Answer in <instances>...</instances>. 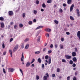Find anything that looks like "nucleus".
I'll use <instances>...</instances> for the list:
<instances>
[{
  "mask_svg": "<svg viewBox=\"0 0 80 80\" xmlns=\"http://www.w3.org/2000/svg\"><path fill=\"white\" fill-rule=\"evenodd\" d=\"M2 48H4L5 47V44L4 43H3L2 44Z\"/></svg>",
  "mask_w": 80,
  "mask_h": 80,
  "instance_id": "45",
  "label": "nucleus"
},
{
  "mask_svg": "<svg viewBox=\"0 0 80 80\" xmlns=\"http://www.w3.org/2000/svg\"><path fill=\"white\" fill-rule=\"evenodd\" d=\"M17 25H15L14 27V28H17Z\"/></svg>",
  "mask_w": 80,
  "mask_h": 80,
  "instance_id": "62",
  "label": "nucleus"
},
{
  "mask_svg": "<svg viewBox=\"0 0 80 80\" xmlns=\"http://www.w3.org/2000/svg\"><path fill=\"white\" fill-rule=\"evenodd\" d=\"M30 62H27L26 64V67H28L30 66Z\"/></svg>",
  "mask_w": 80,
  "mask_h": 80,
  "instance_id": "10",
  "label": "nucleus"
},
{
  "mask_svg": "<svg viewBox=\"0 0 80 80\" xmlns=\"http://www.w3.org/2000/svg\"><path fill=\"white\" fill-rule=\"evenodd\" d=\"M77 35L78 37L79 38V39H80V31H78L77 33Z\"/></svg>",
  "mask_w": 80,
  "mask_h": 80,
  "instance_id": "8",
  "label": "nucleus"
},
{
  "mask_svg": "<svg viewBox=\"0 0 80 80\" xmlns=\"http://www.w3.org/2000/svg\"><path fill=\"white\" fill-rule=\"evenodd\" d=\"M42 68H45V65L43 64H42Z\"/></svg>",
  "mask_w": 80,
  "mask_h": 80,
  "instance_id": "56",
  "label": "nucleus"
},
{
  "mask_svg": "<svg viewBox=\"0 0 80 80\" xmlns=\"http://www.w3.org/2000/svg\"><path fill=\"white\" fill-rule=\"evenodd\" d=\"M71 2H72V0H68L67 3H68V5H70L71 4Z\"/></svg>",
  "mask_w": 80,
  "mask_h": 80,
  "instance_id": "14",
  "label": "nucleus"
},
{
  "mask_svg": "<svg viewBox=\"0 0 80 80\" xmlns=\"http://www.w3.org/2000/svg\"><path fill=\"white\" fill-rule=\"evenodd\" d=\"M70 19H71V20H74V18H73L72 16H70Z\"/></svg>",
  "mask_w": 80,
  "mask_h": 80,
  "instance_id": "26",
  "label": "nucleus"
},
{
  "mask_svg": "<svg viewBox=\"0 0 80 80\" xmlns=\"http://www.w3.org/2000/svg\"><path fill=\"white\" fill-rule=\"evenodd\" d=\"M70 76H68L67 78V80H70Z\"/></svg>",
  "mask_w": 80,
  "mask_h": 80,
  "instance_id": "47",
  "label": "nucleus"
},
{
  "mask_svg": "<svg viewBox=\"0 0 80 80\" xmlns=\"http://www.w3.org/2000/svg\"><path fill=\"white\" fill-rule=\"evenodd\" d=\"M24 48V44H22V48Z\"/></svg>",
  "mask_w": 80,
  "mask_h": 80,
  "instance_id": "46",
  "label": "nucleus"
},
{
  "mask_svg": "<svg viewBox=\"0 0 80 80\" xmlns=\"http://www.w3.org/2000/svg\"><path fill=\"white\" fill-rule=\"evenodd\" d=\"M20 71L21 72V73L22 74V75H23V71H22V70L21 69H20Z\"/></svg>",
  "mask_w": 80,
  "mask_h": 80,
  "instance_id": "34",
  "label": "nucleus"
},
{
  "mask_svg": "<svg viewBox=\"0 0 80 80\" xmlns=\"http://www.w3.org/2000/svg\"><path fill=\"white\" fill-rule=\"evenodd\" d=\"M24 59V56H23V52L22 53V58H21V61L23 62V59Z\"/></svg>",
  "mask_w": 80,
  "mask_h": 80,
  "instance_id": "7",
  "label": "nucleus"
},
{
  "mask_svg": "<svg viewBox=\"0 0 80 80\" xmlns=\"http://www.w3.org/2000/svg\"><path fill=\"white\" fill-rule=\"evenodd\" d=\"M4 20V18L2 17H0V20L1 21H3Z\"/></svg>",
  "mask_w": 80,
  "mask_h": 80,
  "instance_id": "27",
  "label": "nucleus"
},
{
  "mask_svg": "<svg viewBox=\"0 0 80 80\" xmlns=\"http://www.w3.org/2000/svg\"><path fill=\"white\" fill-rule=\"evenodd\" d=\"M72 66L73 67H76V64H75V63H73V64L72 65Z\"/></svg>",
  "mask_w": 80,
  "mask_h": 80,
  "instance_id": "33",
  "label": "nucleus"
},
{
  "mask_svg": "<svg viewBox=\"0 0 80 80\" xmlns=\"http://www.w3.org/2000/svg\"><path fill=\"white\" fill-rule=\"evenodd\" d=\"M74 7V4H72V5H71L70 8V12H72V10H73Z\"/></svg>",
  "mask_w": 80,
  "mask_h": 80,
  "instance_id": "3",
  "label": "nucleus"
},
{
  "mask_svg": "<svg viewBox=\"0 0 80 80\" xmlns=\"http://www.w3.org/2000/svg\"><path fill=\"white\" fill-rule=\"evenodd\" d=\"M54 22L56 24H58V21L56 20H54Z\"/></svg>",
  "mask_w": 80,
  "mask_h": 80,
  "instance_id": "23",
  "label": "nucleus"
},
{
  "mask_svg": "<svg viewBox=\"0 0 80 80\" xmlns=\"http://www.w3.org/2000/svg\"><path fill=\"white\" fill-rule=\"evenodd\" d=\"M40 78V77H39V76H36V79L37 80H39V79Z\"/></svg>",
  "mask_w": 80,
  "mask_h": 80,
  "instance_id": "31",
  "label": "nucleus"
},
{
  "mask_svg": "<svg viewBox=\"0 0 80 80\" xmlns=\"http://www.w3.org/2000/svg\"><path fill=\"white\" fill-rule=\"evenodd\" d=\"M48 55H46L45 56V58L46 60H47V59H48Z\"/></svg>",
  "mask_w": 80,
  "mask_h": 80,
  "instance_id": "32",
  "label": "nucleus"
},
{
  "mask_svg": "<svg viewBox=\"0 0 80 80\" xmlns=\"http://www.w3.org/2000/svg\"><path fill=\"white\" fill-rule=\"evenodd\" d=\"M25 17V13H23L22 14V17L23 18H24Z\"/></svg>",
  "mask_w": 80,
  "mask_h": 80,
  "instance_id": "42",
  "label": "nucleus"
},
{
  "mask_svg": "<svg viewBox=\"0 0 80 80\" xmlns=\"http://www.w3.org/2000/svg\"><path fill=\"white\" fill-rule=\"evenodd\" d=\"M63 7H66V6L67 5L65 3H63Z\"/></svg>",
  "mask_w": 80,
  "mask_h": 80,
  "instance_id": "61",
  "label": "nucleus"
},
{
  "mask_svg": "<svg viewBox=\"0 0 80 80\" xmlns=\"http://www.w3.org/2000/svg\"><path fill=\"white\" fill-rule=\"evenodd\" d=\"M28 23L29 25H32V22L30 21L28 22Z\"/></svg>",
  "mask_w": 80,
  "mask_h": 80,
  "instance_id": "39",
  "label": "nucleus"
},
{
  "mask_svg": "<svg viewBox=\"0 0 80 80\" xmlns=\"http://www.w3.org/2000/svg\"><path fill=\"white\" fill-rule=\"evenodd\" d=\"M61 40L62 42H63L64 41V38H62Z\"/></svg>",
  "mask_w": 80,
  "mask_h": 80,
  "instance_id": "59",
  "label": "nucleus"
},
{
  "mask_svg": "<svg viewBox=\"0 0 80 80\" xmlns=\"http://www.w3.org/2000/svg\"><path fill=\"white\" fill-rule=\"evenodd\" d=\"M53 44H51L50 46V48H53Z\"/></svg>",
  "mask_w": 80,
  "mask_h": 80,
  "instance_id": "49",
  "label": "nucleus"
},
{
  "mask_svg": "<svg viewBox=\"0 0 80 80\" xmlns=\"http://www.w3.org/2000/svg\"><path fill=\"white\" fill-rule=\"evenodd\" d=\"M51 61H52V60L51 59V57H49V59H48L49 64H50V63H51Z\"/></svg>",
  "mask_w": 80,
  "mask_h": 80,
  "instance_id": "16",
  "label": "nucleus"
},
{
  "mask_svg": "<svg viewBox=\"0 0 80 80\" xmlns=\"http://www.w3.org/2000/svg\"><path fill=\"white\" fill-rule=\"evenodd\" d=\"M57 72H60V69L59 68H58L57 69Z\"/></svg>",
  "mask_w": 80,
  "mask_h": 80,
  "instance_id": "53",
  "label": "nucleus"
},
{
  "mask_svg": "<svg viewBox=\"0 0 80 80\" xmlns=\"http://www.w3.org/2000/svg\"><path fill=\"white\" fill-rule=\"evenodd\" d=\"M47 3H52V0H48L47 1Z\"/></svg>",
  "mask_w": 80,
  "mask_h": 80,
  "instance_id": "22",
  "label": "nucleus"
},
{
  "mask_svg": "<svg viewBox=\"0 0 80 80\" xmlns=\"http://www.w3.org/2000/svg\"><path fill=\"white\" fill-rule=\"evenodd\" d=\"M46 75H47V77L48 78V77H49V75H48V73H47L46 74Z\"/></svg>",
  "mask_w": 80,
  "mask_h": 80,
  "instance_id": "58",
  "label": "nucleus"
},
{
  "mask_svg": "<svg viewBox=\"0 0 80 80\" xmlns=\"http://www.w3.org/2000/svg\"><path fill=\"white\" fill-rule=\"evenodd\" d=\"M38 62L39 63H41L42 62V60H41V59L40 58H39L38 59Z\"/></svg>",
  "mask_w": 80,
  "mask_h": 80,
  "instance_id": "20",
  "label": "nucleus"
},
{
  "mask_svg": "<svg viewBox=\"0 0 80 80\" xmlns=\"http://www.w3.org/2000/svg\"><path fill=\"white\" fill-rule=\"evenodd\" d=\"M29 47V44H27L26 45L25 48L26 49H28Z\"/></svg>",
  "mask_w": 80,
  "mask_h": 80,
  "instance_id": "18",
  "label": "nucleus"
},
{
  "mask_svg": "<svg viewBox=\"0 0 80 80\" xmlns=\"http://www.w3.org/2000/svg\"><path fill=\"white\" fill-rule=\"evenodd\" d=\"M8 70L11 72H13L15 70V69L13 68H9Z\"/></svg>",
  "mask_w": 80,
  "mask_h": 80,
  "instance_id": "12",
  "label": "nucleus"
},
{
  "mask_svg": "<svg viewBox=\"0 0 80 80\" xmlns=\"http://www.w3.org/2000/svg\"><path fill=\"white\" fill-rule=\"evenodd\" d=\"M73 80H77V78H76V77H74L73 78Z\"/></svg>",
  "mask_w": 80,
  "mask_h": 80,
  "instance_id": "54",
  "label": "nucleus"
},
{
  "mask_svg": "<svg viewBox=\"0 0 80 80\" xmlns=\"http://www.w3.org/2000/svg\"><path fill=\"white\" fill-rule=\"evenodd\" d=\"M76 11L77 12L78 16V17H80V11H79L78 9H76Z\"/></svg>",
  "mask_w": 80,
  "mask_h": 80,
  "instance_id": "6",
  "label": "nucleus"
},
{
  "mask_svg": "<svg viewBox=\"0 0 80 80\" xmlns=\"http://www.w3.org/2000/svg\"><path fill=\"white\" fill-rule=\"evenodd\" d=\"M30 39L29 38H26L25 40H24V42H28V41Z\"/></svg>",
  "mask_w": 80,
  "mask_h": 80,
  "instance_id": "30",
  "label": "nucleus"
},
{
  "mask_svg": "<svg viewBox=\"0 0 80 80\" xmlns=\"http://www.w3.org/2000/svg\"><path fill=\"white\" fill-rule=\"evenodd\" d=\"M72 57H75V56L77 55V54H76V52H74L72 53Z\"/></svg>",
  "mask_w": 80,
  "mask_h": 80,
  "instance_id": "11",
  "label": "nucleus"
},
{
  "mask_svg": "<svg viewBox=\"0 0 80 80\" xmlns=\"http://www.w3.org/2000/svg\"><path fill=\"white\" fill-rule=\"evenodd\" d=\"M40 53V51H37L35 52V54H39Z\"/></svg>",
  "mask_w": 80,
  "mask_h": 80,
  "instance_id": "25",
  "label": "nucleus"
},
{
  "mask_svg": "<svg viewBox=\"0 0 80 80\" xmlns=\"http://www.w3.org/2000/svg\"><path fill=\"white\" fill-rule=\"evenodd\" d=\"M8 13L10 16H12V15H13V11H9L8 12Z\"/></svg>",
  "mask_w": 80,
  "mask_h": 80,
  "instance_id": "4",
  "label": "nucleus"
},
{
  "mask_svg": "<svg viewBox=\"0 0 80 80\" xmlns=\"http://www.w3.org/2000/svg\"><path fill=\"white\" fill-rule=\"evenodd\" d=\"M40 36L38 37V39L37 40L38 42H39L40 41Z\"/></svg>",
  "mask_w": 80,
  "mask_h": 80,
  "instance_id": "41",
  "label": "nucleus"
},
{
  "mask_svg": "<svg viewBox=\"0 0 80 80\" xmlns=\"http://www.w3.org/2000/svg\"><path fill=\"white\" fill-rule=\"evenodd\" d=\"M40 33V32H38L37 33H36V37H38V34Z\"/></svg>",
  "mask_w": 80,
  "mask_h": 80,
  "instance_id": "44",
  "label": "nucleus"
},
{
  "mask_svg": "<svg viewBox=\"0 0 80 80\" xmlns=\"http://www.w3.org/2000/svg\"><path fill=\"white\" fill-rule=\"evenodd\" d=\"M6 53H7V52H4L3 53V55H6Z\"/></svg>",
  "mask_w": 80,
  "mask_h": 80,
  "instance_id": "55",
  "label": "nucleus"
},
{
  "mask_svg": "<svg viewBox=\"0 0 80 80\" xmlns=\"http://www.w3.org/2000/svg\"><path fill=\"white\" fill-rule=\"evenodd\" d=\"M41 12H43L44 11V9H41Z\"/></svg>",
  "mask_w": 80,
  "mask_h": 80,
  "instance_id": "64",
  "label": "nucleus"
},
{
  "mask_svg": "<svg viewBox=\"0 0 80 80\" xmlns=\"http://www.w3.org/2000/svg\"><path fill=\"white\" fill-rule=\"evenodd\" d=\"M51 53H52V50L48 51V53L50 54Z\"/></svg>",
  "mask_w": 80,
  "mask_h": 80,
  "instance_id": "50",
  "label": "nucleus"
},
{
  "mask_svg": "<svg viewBox=\"0 0 80 80\" xmlns=\"http://www.w3.org/2000/svg\"><path fill=\"white\" fill-rule=\"evenodd\" d=\"M60 48L62 49H63V45L60 44Z\"/></svg>",
  "mask_w": 80,
  "mask_h": 80,
  "instance_id": "29",
  "label": "nucleus"
},
{
  "mask_svg": "<svg viewBox=\"0 0 80 80\" xmlns=\"http://www.w3.org/2000/svg\"><path fill=\"white\" fill-rule=\"evenodd\" d=\"M52 77H55V74H52Z\"/></svg>",
  "mask_w": 80,
  "mask_h": 80,
  "instance_id": "48",
  "label": "nucleus"
},
{
  "mask_svg": "<svg viewBox=\"0 0 80 80\" xmlns=\"http://www.w3.org/2000/svg\"><path fill=\"white\" fill-rule=\"evenodd\" d=\"M66 34L67 35H70V32H67Z\"/></svg>",
  "mask_w": 80,
  "mask_h": 80,
  "instance_id": "60",
  "label": "nucleus"
},
{
  "mask_svg": "<svg viewBox=\"0 0 80 80\" xmlns=\"http://www.w3.org/2000/svg\"><path fill=\"white\" fill-rule=\"evenodd\" d=\"M59 11L60 12H61V13H62L63 12V10L61 8H60L59 9Z\"/></svg>",
  "mask_w": 80,
  "mask_h": 80,
  "instance_id": "36",
  "label": "nucleus"
},
{
  "mask_svg": "<svg viewBox=\"0 0 80 80\" xmlns=\"http://www.w3.org/2000/svg\"><path fill=\"white\" fill-rule=\"evenodd\" d=\"M62 62L63 63H65L66 62V60L65 59H62Z\"/></svg>",
  "mask_w": 80,
  "mask_h": 80,
  "instance_id": "35",
  "label": "nucleus"
},
{
  "mask_svg": "<svg viewBox=\"0 0 80 80\" xmlns=\"http://www.w3.org/2000/svg\"><path fill=\"white\" fill-rule=\"evenodd\" d=\"M9 53L11 55V57H12V53H13V51H12L11 50H9Z\"/></svg>",
  "mask_w": 80,
  "mask_h": 80,
  "instance_id": "15",
  "label": "nucleus"
},
{
  "mask_svg": "<svg viewBox=\"0 0 80 80\" xmlns=\"http://www.w3.org/2000/svg\"><path fill=\"white\" fill-rule=\"evenodd\" d=\"M65 58L67 60H68V59H70L71 58H72V56L68 55H66L65 56Z\"/></svg>",
  "mask_w": 80,
  "mask_h": 80,
  "instance_id": "2",
  "label": "nucleus"
},
{
  "mask_svg": "<svg viewBox=\"0 0 80 80\" xmlns=\"http://www.w3.org/2000/svg\"><path fill=\"white\" fill-rule=\"evenodd\" d=\"M58 47V45L57 44H55V47L56 48H57V47Z\"/></svg>",
  "mask_w": 80,
  "mask_h": 80,
  "instance_id": "57",
  "label": "nucleus"
},
{
  "mask_svg": "<svg viewBox=\"0 0 80 80\" xmlns=\"http://www.w3.org/2000/svg\"><path fill=\"white\" fill-rule=\"evenodd\" d=\"M42 7L43 8H46V5L44 3H43L42 4Z\"/></svg>",
  "mask_w": 80,
  "mask_h": 80,
  "instance_id": "24",
  "label": "nucleus"
},
{
  "mask_svg": "<svg viewBox=\"0 0 80 80\" xmlns=\"http://www.w3.org/2000/svg\"><path fill=\"white\" fill-rule=\"evenodd\" d=\"M3 71L4 73H6V71H5V69L3 68Z\"/></svg>",
  "mask_w": 80,
  "mask_h": 80,
  "instance_id": "38",
  "label": "nucleus"
},
{
  "mask_svg": "<svg viewBox=\"0 0 80 80\" xmlns=\"http://www.w3.org/2000/svg\"><path fill=\"white\" fill-rule=\"evenodd\" d=\"M73 63V61L72 60H70L69 61V64L70 65H72Z\"/></svg>",
  "mask_w": 80,
  "mask_h": 80,
  "instance_id": "21",
  "label": "nucleus"
},
{
  "mask_svg": "<svg viewBox=\"0 0 80 80\" xmlns=\"http://www.w3.org/2000/svg\"><path fill=\"white\" fill-rule=\"evenodd\" d=\"M36 3L37 5H38V4H39V1L38 0H36Z\"/></svg>",
  "mask_w": 80,
  "mask_h": 80,
  "instance_id": "28",
  "label": "nucleus"
},
{
  "mask_svg": "<svg viewBox=\"0 0 80 80\" xmlns=\"http://www.w3.org/2000/svg\"><path fill=\"white\" fill-rule=\"evenodd\" d=\"M8 29H10V25H8Z\"/></svg>",
  "mask_w": 80,
  "mask_h": 80,
  "instance_id": "52",
  "label": "nucleus"
},
{
  "mask_svg": "<svg viewBox=\"0 0 80 80\" xmlns=\"http://www.w3.org/2000/svg\"><path fill=\"white\" fill-rule=\"evenodd\" d=\"M43 27V26H41L38 27L36 28V30H38V29H40V28H42Z\"/></svg>",
  "mask_w": 80,
  "mask_h": 80,
  "instance_id": "13",
  "label": "nucleus"
},
{
  "mask_svg": "<svg viewBox=\"0 0 80 80\" xmlns=\"http://www.w3.org/2000/svg\"><path fill=\"white\" fill-rule=\"evenodd\" d=\"M75 52H77V48H75Z\"/></svg>",
  "mask_w": 80,
  "mask_h": 80,
  "instance_id": "63",
  "label": "nucleus"
},
{
  "mask_svg": "<svg viewBox=\"0 0 80 80\" xmlns=\"http://www.w3.org/2000/svg\"><path fill=\"white\" fill-rule=\"evenodd\" d=\"M18 48V45L17 44L13 48V52H15L17 50Z\"/></svg>",
  "mask_w": 80,
  "mask_h": 80,
  "instance_id": "1",
  "label": "nucleus"
},
{
  "mask_svg": "<svg viewBox=\"0 0 80 80\" xmlns=\"http://www.w3.org/2000/svg\"><path fill=\"white\" fill-rule=\"evenodd\" d=\"M72 60L74 63H76L77 61V58L75 57H74L72 59Z\"/></svg>",
  "mask_w": 80,
  "mask_h": 80,
  "instance_id": "5",
  "label": "nucleus"
},
{
  "mask_svg": "<svg viewBox=\"0 0 80 80\" xmlns=\"http://www.w3.org/2000/svg\"><path fill=\"white\" fill-rule=\"evenodd\" d=\"M13 40V38H11L9 41L10 42H12Z\"/></svg>",
  "mask_w": 80,
  "mask_h": 80,
  "instance_id": "40",
  "label": "nucleus"
},
{
  "mask_svg": "<svg viewBox=\"0 0 80 80\" xmlns=\"http://www.w3.org/2000/svg\"><path fill=\"white\" fill-rule=\"evenodd\" d=\"M19 26L20 27H21V28L23 27V24H22V23L20 24Z\"/></svg>",
  "mask_w": 80,
  "mask_h": 80,
  "instance_id": "37",
  "label": "nucleus"
},
{
  "mask_svg": "<svg viewBox=\"0 0 80 80\" xmlns=\"http://www.w3.org/2000/svg\"><path fill=\"white\" fill-rule=\"evenodd\" d=\"M78 71H76L75 72V75H76V76H77Z\"/></svg>",
  "mask_w": 80,
  "mask_h": 80,
  "instance_id": "51",
  "label": "nucleus"
},
{
  "mask_svg": "<svg viewBox=\"0 0 80 80\" xmlns=\"http://www.w3.org/2000/svg\"><path fill=\"white\" fill-rule=\"evenodd\" d=\"M37 11L35 10H34L33 11V12L34 13V14H37Z\"/></svg>",
  "mask_w": 80,
  "mask_h": 80,
  "instance_id": "43",
  "label": "nucleus"
},
{
  "mask_svg": "<svg viewBox=\"0 0 80 80\" xmlns=\"http://www.w3.org/2000/svg\"><path fill=\"white\" fill-rule=\"evenodd\" d=\"M45 30L46 32H51V29L49 28L45 29Z\"/></svg>",
  "mask_w": 80,
  "mask_h": 80,
  "instance_id": "9",
  "label": "nucleus"
},
{
  "mask_svg": "<svg viewBox=\"0 0 80 80\" xmlns=\"http://www.w3.org/2000/svg\"><path fill=\"white\" fill-rule=\"evenodd\" d=\"M43 80H47V77L46 76H44L43 78Z\"/></svg>",
  "mask_w": 80,
  "mask_h": 80,
  "instance_id": "19",
  "label": "nucleus"
},
{
  "mask_svg": "<svg viewBox=\"0 0 80 80\" xmlns=\"http://www.w3.org/2000/svg\"><path fill=\"white\" fill-rule=\"evenodd\" d=\"M1 28H3L4 27V23H3V22H1Z\"/></svg>",
  "mask_w": 80,
  "mask_h": 80,
  "instance_id": "17",
  "label": "nucleus"
}]
</instances>
